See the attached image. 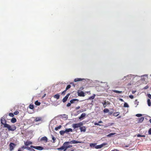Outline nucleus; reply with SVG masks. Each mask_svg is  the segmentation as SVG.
I'll use <instances>...</instances> for the list:
<instances>
[{
	"label": "nucleus",
	"mask_w": 151,
	"mask_h": 151,
	"mask_svg": "<svg viewBox=\"0 0 151 151\" xmlns=\"http://www.w3.org/2000/svg\"><path fill=\"white\" fill-rule=\"evenodd\" d=\"M147 96L151 99V95L150 94H148L147 95Z\"/></svg>",
	"instance_id": "45"
},
{
	"label": "nucleus",
	"mask_w": 151,
	"mask_h": 151,
	"mask_svg": "<svg viewBox=\"0 0 151 151\" xmlns=\"http://www.w3.org/2000/svg\"><path fill=\"white\" fill-rule=\"evenodd\" d=\"M16 121H17L16 119L15 118H14V117L12 118L11 121V122L13 123L16 122Z\"/></svg>",
	"instance_id": "20"
},
{
	"label": "nucleus",
	"mask_w": 151,
	"mask_h": 151,
	"mask_svg": "<svg viewBox=\"0 0 151 151\" xmlns=\"http://www.w3.org/2000/svg\"><path fill=\"white\" fill-rule=\"evenodd\" d=\"M80 129L81 132H85L86 131V128L85 127L83 126L82 127H80Z\"/></svg>",
	"instance_id": "15"
},
{
	"label": "nucleus",
	"mask_w": 151,
	"mask_h": 151,
	"mask_svg": "<svg viewBox=\"0 0 151 151\" xmlns=\"http://www.w3.org/2000/svg\"><path fill=\"white\" fill-rule=\"evenodd\" d=\"M66 144H69L68 142H65L61 147L57 148V149L59 150H63V151H65L67 150V149H68V148L66 147Z\"/></svg>",
	"instance_id": "2"
},
{
	"label": "nucleus",
	"mask_w": 151,
	"mask_h": 151,
	"mask_svg": "<svg viewBox=\"0 0 151 151\" xmlns=\"http://www.w3.org/2000/svg\"><path fill=\"white\" fill-rule=\"evenodd\" d=\"M80 108V106H78L76 108V110H77Z\"/></svg>",
	"instance_id": "49"
},
{
	"label": "nucleus",
	"mask_w": 151,
	"mask_h": 151,
	"mask_svg": "<svg viewBox=\"0 0 151 151\" xmlns=\"http://www.w3.org/2000/svg\"><path fill=\"white\" fill-rule=\"evenodd\" d=\"M78 95L80 96H85L84 93L82 91H78Z\"/></svg>",
	"instance_id": "11"
},
{
	"label": "nucleus",
	"mask_w": 151,
	"mask_h": 151,
	"mask_svg": "<svg viewBox=\"0 0 151 151\" xmlns=\"http://www.w3.org/2000/svg\"><path fill=\"white\" fill-rule=\"evenodd\" d=\"M59 133L61 135H63L65 133H66L65 130H61L60 132Z\"/></svg>",
	"instance_id": "23"
},
{
	"label": "nucleus",
	"mask_w": 151,
	"mask_h": 151,
	"mask_svg": "<svg viewBox=\"0 0 151 151\" xmlns=\"http://www.w3.org/2000/svg\"><path fill=\"white\" fill-rule=\"evenodd\" d=\"M69 144H66V147L68 149L71 147H72V145H68Z\"/></svg>",
	"instance_id": "31"
},
{
	"label": "nucleus",
	"mask_w": 151,
	"mask_h": 151,
	"mask_svg": "<svg viewBox=\"0 0 151 151\" xmlns=\"http://www.w3.org/2000/svg\"><path fill=\"white\" fill-rule=\"evenodd\" d=\"M35 104L37 106L40 105V103L38 101H37L35 102Z\"/></svg>",
	"instance_id": "35"
},
{
	"label": "nucleus",
	"mask_w": 151,
	"mask_h": 151,
	"mask_svg": "<svg viewBox=\"0 0 151 151\" xmlns=\"http://www.w3.org/2000/svg\"><path fill=\"white\" fill-rule=\"evenodd\" d=\"M47 138L45 136L42 137L40 139L41 141H44L45 142H46L47 141Z\"/></svg>",
	"instance_id": "13"
},
{
	"label": "nucleus",
	"mask_w": 151,
	"mask_h": 151,
	"mask_svg": "<svg viewBox=\"0 0 151 151\" xmlns=\"http://www.w3.org/2000/svg\"><path fill=\"white\" fill-rule=\"evenodd\" d=\"M147 103L148 106H151V102L150 101V100L149 99H148L147 100Z\"/></svg>",
	"instance_id": "25"
},
{
	"label": "nucleus",
	"mask_w": 151,
	"mask_h": 151,
	"mask_svg": "<svg viewBox=\"0 0 151 151\" xmlns=\"http://www.w3.org/2000/svg\"><path fill=\"white\" fill-rule=\"evenodd\" d=\"M4 127L7 128L9 131H12L15 130L17 128L14 125L10 126L8 124H5Z\"/></svg>",
	"instance_id": "1"
},
{
	"label": "nucleus",
	"mask_w": 151,
	"mask_h": 151,
	"mask_svg": "<svg viewBox=\"0 0 151 151\" xmlns=\"http://www.w3.org/2000/svg\"><path fill=\"white\" fill-rule=\"evenodd\" d=\"M65 131L66 133L67 134L70 132H72L73 130L71 128L66 129H65Z\"/></svg>",
	"instance_id": "17"
},
{
	"label": "nucleus",
	"mask_w": 151,
	"mask_h": 151,
	"mask_svg": "<svg viewBox=\"0 0 151 151\" xmlns=\"http://www.w3.org/2000/svg\"><path fill=\"white\" fill-rule=\"evenodd\" d=\"M15 146V145L14 143L12 142L10 143L9 145L10 151H12L13 150Z\"/></svg>",
	"instance_id": "7"
},
{
	"label": "nucleus",
	"mask_w": 151,
	"mask_h": 151,
	"mask_svg": "<svg viewBox=\"0 0 151 151\" xmlns=\"http://www.w3.org/2000/svg\"><path fill=\"white\" fill-rule=\"evenodd\" d=\"M71 103L70 102V103H68L67 104V107H69V106H71Z\"/></svg>",
	"instance_id": "42"
},
{
	"label": "nucleus",
	"mask_w": 151,
	"mask_h": 151,
	"mask_svg": "<svg viewBox=\"0 0 151 151\" xmlns=\"http://www.w3.org/2000/svg\"><path fill=\"white\" fill-rule=\"evenodd\" d=\"M103 111L104 113H107L109 111V109L106 108L104 109Z\"/></svg>",
	"instance_id": "32"
},
{
	"label": "nucleus",
	"mask_w": 151,
	"mask_h": 151,
	"mask_svg": "<svg viewBox=\"0 0 151 151\" xmlns=\"http://www.w3.org/2000/svg\"><path fill=\"white\" fill-rule=\"evenodd\" d=\"M83 125V123L82 122H80L78 123L73 124H72V127L75 129L76 128L80 127Z\"/></svg>",
	"instance_id": "4"
},
{
	"label": "nucleus",
	"mask_w": 151,
	"mask_h": 151,
	"mask_svg": "<svg viewBox=\"0 0 151 151\" xmlns=\"http://www.w3.org/2000/svg\"><path fill=\"white\" fill-rule=\"evenodd\" d=\"M85 80V79L83 78H77L74 80V81L75 82H77L83 80Z\"/></svg>",
	"instance_id": "12"
},
{
	"label": "nucleus",
	"mask_w": 151,
	"mask_h": 151,
	"mask_svg": "<svg viewBox=\"0 0 151 151\" xmlns=\"http://www.w3.org/2000/svg\"><path fill=\"white\" fill-rule=\"evenodd\" d=\"M135 92H136V91H132V93L133 94Z\"/></svg>",
	"instance_id": "54"
},
{
	"label": "nucleus",
	"mask_w": 151,
	"mask_h": 151,
	"mask_svg": "<svg viewBox=\"0 0 151 151\" xmlns=\"http://www.w3.org/2000/svg\"><path fill=\"white\" fill-rule=\"evenodd\" d=\"M66 91H66V90H65L64 91H63V92H62V93H61L62 94V95H64V94L65 93V92H66Z\"/></svg>",
	"instance_id": "44"
},
{
	"label": "nucleus",
	"mask_w": 151,
	"mask_h": 151,
	"mask_svg": "<svg viewBox=\"0 0 151 151\" xmlns=\"http://www.w3.org/2000/svg\"><path fill=\"white\" fill-rule=\"evenodd\" d=\"M78 101L79 100L78 99H72L71 100H70V102H71V104H73L75 103L76 101L78 102Z\"/></svg>",
	"instance_id": "16"
},
{
	"label": "nucleus",
	"mask_w": 151,
	"mask_h": 151,
	"mask_svg": "<svg viewBox=\"0 0 151 151\" xmlns=\"http://www.w3.org/2000/svg\"><path fill=\"white\" fill-rule=\"evenodd\" d=\"M31 147L35 149L39 150H42L44 149V147L41 146H33L32 145L31 146Z\"/></svg>",
	"instance_id": "5"
},
{
	"label": "nucleus",
	"mask_w": 151,
	"mask_h": 151,
	"mask_svg": "<svg viewBox=\"0 0 151 151\" xmlns=\"http://www.w3.org/2000/svg\"><path fill=\"white\" fill-rule=\"evenodd\" d=\"M129 97L131 99H133L134 98V96L132 95H130L129 96Z\"/></svg>",
	"instance_id": "46"
},
{
	"label": "nucleus",
	"mask_w": 151,
	"mask_h": 151,
	"mask_svg": "<svg viewBox=\"0 0 151 151\" xmlns=\"http://www.w3.org/2000/svg\"><path fill=\"white\" fill-rule=\"evenodd\" d=\"M144 76L146 77L147 78V76H148V75L147 74H145V75L141 76V77H142L141 80L143 81H145V79L144 78H142V77H144Z\"/></svg>",
	"instance_id": "24"
},
{
	"label": "nucleus",
	"mask_w": 151,
	"mask_h": 151,
	"mask_svg": "<svg viewBox=\"0 0 151 151\" xmlns=\"http://www.w3.org/2000/svg\"><path fill=\"white\" fill-rule=\"evenodd\" d=\"M148 133L149 134H151V128L149 130Z\"/></svg>",
	"instance_id": "47"
},
{
	"label": "nucleus",
	"mask_w": 151,
	"mask_h": 151,
	"mask_svg": "<svg viewBox=\"0 0 151 151\" xmlns=\"http://www.w3.org/2000/svg\"><path fill=\"white\" fill-rule=\"evenodd\" d=\"M86 115V114L85 113H83L81 114V116L79 117V119H82Z\"/></svg>",
	"instance_id": "14"
},
{
	"label": "nucleus",
	"mask_w": 151,
	"mask_h": 151,
	"mask_svg": "<svg viewBox=\"0 0 151 151\" xmlns=\"http://www.w3.org/2000/svg\"><path fill=\"white\" fill-rule=\"evenodd\" d=\"M138 103L139 102L137 101V100H136L134 101V104H137V105H138Z\"/></svg>",
	"instance_id": "41"
},
{
	"label": "nucleus",
	"mask_w": 151,
	"mask_h": 151,
	"mask_svg": "<svg viewBox=\"0 0 151 151\" xmlns=\"http://www.w3.org/2000/svg\"><path fill=\"white\" fill-rule=\"evenodd\" d=\"M32 144V142L31 141H27L24 142V145L26 146H28L30 145H31Z\"/></svg>",
	"instance_id": "18"
},
{
	"label": "nucleus",
	"mask_w": 151,
	"mask_h": 151,
	"mask_svg": "<svg viewBox=\"0 0 151 151\" xmlns=\"http://www.w3.org/2000/svg\"><path fill=\"white\" fill-rule=\"evenodd\" d=\"M138 76L137 75H132L131 74H130L129 75H128L126 76H124L122 79V80H124L125 79V78H127V79H134L136 77H138Z\"/></svg>",
	"instance_id": "3"
},
{
	"label": "nucleus",
	"mask_w": 151,
	"mask_h": 151,
	"mask_svg": "<svg viewBox=\"0 0 151 151\" xmlns=\"http://www.w3.org/2000/svg\"><path fill=\"white\" fill-rule=\"evenodd\" d=\"M73 86L74 87L75 86V85L73 84Z\"/></svg>",
	"instance_id": "63"
},
{
	"label": "nucleus",
	"mask_w": 151,
	"mask_h": 151,
	"mask_svg": "<svg viewBox=\"0 0 151 151\" xmlns=\"http://www.w3.org/2000/svg\"><path fill=\"white\" fill-rule=\"evenodd\" d=\"M53 97L54 98H55L57 99H58L59 98L60 95L58 93L55 95Z\"/></svg>",
	"instance_id": "21"
},
{
	"label": "nucleus",
	"mask_w": 151,
	"mask_h": 151,
	"mask_svg": "<svg viewBox=\"0 0 151 151\" xmlns=\"http://www.w3.org/2000/svg\"><path fill=\"white\" fill-rule=\"evenodd\" d=\"M1 124L3 125L4 126H4L5 124H7L6 123V121L4 119V118L2 117L1 119Z\"/></svg>",
	"instance_id": "6"
},
{
	"label": "nucleus",
	"mask_w": 151,
	"mask_h": 151,
	"mask_svg": "<svg viewBox=\"0 0 151 151\" xmlns=\"http://www.w3.org/2000/svg\"><path fill=\"white\" fill-rule=\"evenodd\" d=\"M32 148L31 147H24V149H27V150H29L30 151Z\"/></svg>",
	"instance_id": "36"
},
{
	"label": "nucleus",
	"mask_w": 151,
	"mask_h": 151,
	"mask_svg": "<svg viewBox=\"0 0 151 151\" xmlns=\"http://www.w3.org/2000/svg\"><path fill=\"white\" fill-rule=\"evenodd\" d=\"M33 148H32L31 150V151H35V150L34 149H33Z\"/></svg>",
	"instance_id": "53"
},
{
	"label": "nucleus",
	"mask_w": 151,
	"mask_h": 151,
	"mask_svg": "<svg viewBox=\"0 0 151 151\" xmlns=\"http://www.w3.org/2000/svg\"><path fill=\"white\" fill-rule=\"evenodd\" d=\"M113 91L115 93H121L122 92V91H120L116 90H113Z\"/></svg>",
	"instance_id": "27"
},
{
	"label": "nucleus",
	"mask_w": 151,
	"mask_h": 151,
	"mask_svg": "<svg viewBox=\"0 0 151 151\" xmlns=\"http://www.w3.org/2000/svg\"><path fill=\"white\" fill-rule=\"evenodd\" d=\"M150 76H151V74L150 75Z\"/></svg>",
	"instance_id": "64"
},
{
	"label": "nucleus",
	"mask_w": 151,
	"mask_h": 151,
	"mask_svg": "<svg viewBox=\"0 0 151 151\" xmlns=\"http://www.w3.org/2000/svg\"><path fill=\"white\" fill-rule=\"evenodd\" d=\"M119 100L122 101H124L122 99H119Z\"/></svg>",
	"instance_id": "51"
},
{
	"label": "nucleus",
	"mask_w": 151,
	"mask_h": 151,
	"mask_svg": "<svg viewBox=\"0 0 151 151\" xmlns=\"http://www.w3.org/2000/svg\"><path fill=\"white\" fill-rule=\"evenodd\" d=\"M141 137H145V135H142V136H141Z\"/></svg>",
	"instance_id": "59"
},
{
	"label": "nucleus",
	"mask_w": 151,
	"mask_h": 151,
	"mask_svg": "<svg viewBox=\"0 0 151 151\" xmlns=\"http://www.w3.org/2000/svg\"><path fill=\"white\" fill-rule=\"evenodd\" d=\"M149 121L151 123V119Z\"/></svg>",
	"instance_id": "61"
},
{
	"label": "nucleus",
	"mask_w": 151,
	"mask_h": 151,
	"mask_svg": "<svg viewBox=\"0 0 151 151\" xmlns=\"http://www.w3.org/2000/svg\"><path fill=\"white\" fill-rule=\"evenodd\" d=\"M149 86H146L144 88V89H147L148 88Z\"/></svg>",
	"instance_id": "48"
},
{
	"label": "nucleus",
	"mask_w": 151,
	"mask_h": 151,
	"mask_svg": "<svg viewBox=\"0 0 151 151\" xmlns=\"http://www.w3.org/2000/svg\"><path fill=\"white\" fill-rule=\"evenodd\" d=\"M142 116V114H137L136 115V116L138 117H141Z\"/></svg>",
	"instance_id": "39"
},
{
	"label": "nucleus",
	"mask_w": 151,
	"mask_h": 151,
	"mask_svg": "<svg viewBox=\"0 0 151 151\" xmlns=\"http://www.w3.org/2000/svg\"><path fill=\"white\" fill-rule=\"evenodd\" d=\"M51 136L52 137V140L53 141L52 142L54 143H55V140H56V138L54 137L52 135H51Z\"/></svg>",
	"instance_id": "26"
},
{
	"label": "nucleus",
	"mask_w": 151,
	"mask_h": 151,
	"mask_svg": "<svg viewBox=\"0 0 151 151\" xmlns=\"http://www.w3.org/2000/svg\"><path fill=\"white\" fill-rule=\"evenodd\" d=\"M70 95V93H68L63 99V102L64 103L67 100L69 96Z\"/></svg>",
	"instance_id": "8"
},
{
	"label": "nucleus",
	"mask_w": 151,
	"mask_h": 151,
	"mask_svg": "<svg viewBox=\"0 0 151 151\" xmlns=\"http://www.w3.org/2000/svg\"><path fill=\"white\" fill-rule=\"evenodd\" d=\"M144 119V117H142L139 118L138 123H142Z\"/></svg>",
	"instance_id": "19"
},
{
	"label": "nucleus",
	"mask_w": 151,
	"mask_h": 151,
	"mask_svg": "<svg viewBox=\"0 0 151 151\" xmlns=\"http://www.w3.org/2000/svg\"><path fill=\"white\" fill-rule=\"evenodd\" d=\"M69 142V144H77L78 143H81V142L76 141V140H72L70 142Z\"/></svg>",
	"instance_id": "10"
},
{
	"label": "nucleus",
	"mask_w": 151,
	"mask_h": 151,
	"mask_svg": "<svg viewBox=\"0 0 151 151\" xmlns=\"http://www.w3.org/2000/svg\"><path fill=\"white\" fill-rule=\"evenodd\" d=\"M62 127V126L60 125H59L58 127H56L55 128V130L56 131L58 130V129H60Z\"/></svg>",
	"instance_id": "29"
},
{
	"label": "nucleus",
	"mask_w": 151,
	"mask_h": 151,
	"mask_svg": "<svg viewBox=\"0 0 151 151\" xmlns=\"http://www.w3.org/2000/svg\"><path fill=\"white\" fill-rule=\"evenodd\" d=\"M83 109H82V110H81V111L80 112H83Z\"/></svg>",
	"instance_id": "60"
},
{
	"label": "nucleus",
	"mask_w": 151,
	"mask_h": 151,
	"mask_svg": "<svg viewBox=\"0 0 151 151\" xmlns=\"http://www.w3.org/2000/svg\"><path fill=\"white\" fill-rule=\"evenodd\" d=\"M92 145H93V146H94L95 145L93 144H91L90 145V146H92Z\"/></svg>",
	"instance_id": "52"
},
{
	"label": "nucleus",
	"mask_w": 151,
	"mask_h": 151,
	"mask_svg": "<svg viewBox=\"0 0 151 151\" xmlns=\"http://www.w3.org/2000/svg\"><path fill=\"white\" fill-rule=\"evenodd\" d=\"M19 113V112L17 111H16L14 113V114L15 115L18 114Z\"/></svg>",
	"instance_id": "40"
},
{
	"label": "nucleus",
	"mask_w": 151,
	"mask_h": 151,
	"mask_svg": "<svg viewBox=\"0 0 151 151\" xmlns=\"http://www.w3.org/2000/svg\"><path fill=\"white\" fill-rule=\"evenodd\" d=\"M70 87H71V86H70V85H68L67 86V87H66V88H65V90H66V91H67V90L68 89H69V88H70Z\"/></svg>",
	"instance_id": "37"
},
{
	"label": "nucleus",
	"mask_w": 151,
	"mask_h": 151,
	"mask_svg": "<svg viewBox=\"0 0 151 151\" xmlns=\"http://www.w3.org/2000/svg\"><path fill=\"white\" fill-rule=\"evenodd\" d=\"M106 145L105 143H102L101 145H97L95 146V148L96 149H100L102 147Z\"/></svg>",
	"instance_id": "9"
},
{
	"label": "nucleus",
	"mask_w": 151,
	"mask_h": 151,
	"mask_svg": "<svg viewBox=\"0 0 151 151\" xmlns=\"http://www.w3.org/2000/svg\"><path fill=\"white\" fill-rule=\"evenodd\" d=\"M29 108L31 109H33L34 108L33 105L30 104L29 106Z\"/></svg>",
	"instance_id": "33"
},
{
	"label": "nucleus",
	"mask_w": 151,
	"mask_h": 151,
	"mask_svg": "<svg viewBox=\"0 0 151 151\" xmlns=\"http://www.w3.org/2000/svg\"><path fill=\"white\" fill-rule=\"evenodd\" d=\"M141 136H142V135H141L140 134H138L137 135V136L138 137H141Z\"/></svg>",
	"instance_id": "50"
},
{
	"label": "nucleus",
	"mask_w": 151,
	"mask_h": 151,
	"mask_svg": "<svg viewBox=\"0 0 151 151\" xmlns=\"http://www.w3.org/2000/svg\"><path fill=\"white\" fill-rule=\"evenodd\" d=\"M9 115L11 117H13L14 116V114L12 113H10L9 114Z\"/></svg>",
	"instance_id": "38"
},
{
	"label": "nucleus",
	"mask_w": 151,
	"mask_h": 151,
	"mask_svg": "<svg viewBox=\"0 0 151 151\" xmlns=\"http://www.w3.org/2000/svg\"><path fill=\"white\" fill-rule=\"evenodd\" d=\"M115 134V133H110L109 134H108L107 135V136L108 137H111V136H112L113 135H114Z\"/></svg>",
	"instance_id": "30"
},
{
	"label": "nucleus",
	"mask_w": 151,
	"mask_h": 151,
	"mask_svg": "<svg viewBox=\"0 0 151 151\" xmlns=\"http://www.w3.org/2000/svg\"><path fill=\"white\" fill-rule=\"evenodd\" d=\"M124 106L125 107H129L128 104L127 103H124Z\"/></svg>",
	"instance_id": "34"
},
{
	"label": "nucleus",
	"mask_w": 151,
	"mask_h": 151,
	"mask_svg": "<svg viewBox=\"0 0 151 151\" xmlns=\"http://www.w3.org/2000/svg\"><path fill=\"white\" fill-rule=\"evenodd\" d=\"M94 124L95 125H99V126H101V125H100L99 123H97V122H95L94 123Z\"/></svg>",
	"instance_id": "43"
},
{
	"label": "nucleus",
	"mask_w": 151,
	"mask_h": 151,
	"mask_svg": "<svg viewBox=\"0 0 151 151\" xmlns=\"http://www.w3.org/2000/svg\"><path fill=\"white\" fill-rule=\"evenodd\" d=\"M18 151H21V149L19 148L18 149Z\"/></svg>",
	"instance_id": "57"
},
{
	"label": "nucleus",
	"mask_w": 151,
	"mask_h": 151,
	"mask_svg": "<svg viewBox=\"0 0 151 151\" xmlns=\"http://www.w3.org/2000/svg\"><path fill=\"white\" fill-rule=\"evenodd\" d=\"M95 96H96V95L95 94H94L93 96L89 97L88 99H89V100L93 99L94 98Z\"/></svg>",
	"instance_id": "28"
},
{
	"label": "nucleus",
	"mask_w": 151,
	"mask_h": 151,
	"mask_svg": "<svg viewBox=\"0 0 151 151\" xmlns=\"http://www.w3.org/2000/svg\"><path fill=\"white\" fill-rule=\"evenodd\" d=\"M42 118L41 117H36L35 118V120L36 122H38L39 121H40L41 120Z\"/></svg>",
	"instance_id": "22"
},
{
	"label": "nucleus",
	"mask_w": 151,
	"mask_h": 151,
	"mask_svg": "<svg viewBox=\"0 0 151 151\" xmlns=\"http://www.w3.org/2000/svg\"><path fill=\"white\" fill-rule=\"evenodd\" d=\"M99 123H102L103 122L102 121H99V122H98Z\"/></svg>",
	"instance_id": "55"
},
{
	"label": "nucleus",
	"mask_w": 151,
	"mask_h": 151,
	"mask_svg": "<svg viewBox=\"0 0 151 151\" xmlns=\"http://www.w3.org/2000/svg\"><path fill=\"white\" fill-rule=\"evenodd\" d=\"M25 147H24V146H22V148H24V149Z\"/></svg>",
	"instance_id": "58"
},
{
	"label": "nucleus",
	"mask_w": 151,
	"mask_h": 151,
	"mask_svg": "<svg viewBox=\"0 0 151 151\" xmlns=\"http://www.w3.org/2000/svg\"><path fill=\"white\" fill-rule=\"evenodd\" d=\"M45 95H46V94H45L44 95V96H43V97H45Z\"/></svg>",
	"instance_id": "62"
},
{
	"label": "nucleus",
	"mask_w": 151,
	"mask_h": 151,
	"mask_svg": "<svg viewBox=\"0 0 151 151\" xmlns=\"http://www.w3.org/2000/svg\"><path fill=\"white\" fill-rule=\"evenodd\" d=\"M106 104V102H104V103H103V105H104Z\"/></svg>",
	"instance_id": "56"
}]
</instances>
